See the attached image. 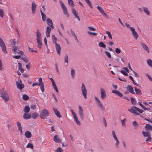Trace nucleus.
Returning a JSON list of instances; mask_svg holds the SVG:
<instances>
[{"label": "nucleus", "mask_w": 152, "mask_h": 152, "mask_svg": "<svg viewBox=\"0 0 152 152\" xmlns=\"http://www.w3.org/2000/svg\"><path fill=\"white\" fill-rule=\"evenodd\" d=\"M46 22L47 24L49 26L46 27L45 34L47 37H50V34L51 31V29H53L54 26L52 20L49 18L46 19Z\"/></svg>", "instance_id": "f257e3e1"}, {"label": "nucleus", "mask_w": 152, "mask_h": 152, "mask_svg": "<svg viewBox=\"0 0 152 152\" xmlns=\"http://www.w3.org/2000/svg\"><path fill=\"white\" fill-rule=\"evenodd\" d=\"M37 41L38 44V47L39 49L42 48V44L41 42V32L38 30L36 32Z\"/></svg>", "instance_id": "f03ea898"}, {"label": "nucleus", "mask_w": 152, "mask_h": 152, "mask_svg": "<svg viewBox=\"0 0 152 152\" xmlns=\"http://www.w3.org/2000/svg\"><path fill=\"white\" fill-rule=\"evenodd\" d=\"M49 115L48 111L46 108H45L42 110L40 112L39 116L41 118L45 119Z\"/></svg>", "instance_id": "7ed1b4c3"}, {"label": "nucleus", "mask_w": 152, "mask_h": 152, "mask_svg": "<svg viewBox=\"0 0 152 152\" xmlns=\"http://www.w3.org/2000/svg\"><path fill=\"white\" fill-rule=\"evenodd\" d=\"M142 134L144 137H146L145 140L146 142H151V134L150 132H145L144 131H142Z\"/></svg>", "instance_id": "20e7f679"}, {"label": "nucleus", "mask_w": 152, "mask_h": 152, "mask_svg": "<svg viewBox=\"0 0 152 152\" xmlns=\"http://www.w3.org/2000/svg\"><path fill=\"white\" fill-rule=\"evenodd\" d=\"M112 135L114 140L115 141V147L117 148H119L120 143L114 131H112Z\"/></svg>", "instance_id": "39448f33"}, {"label": "nucleus", "mask_w": 152, "mask_h": 152, "mask_svg": "<svg viewBox=\"0 0 152 152\" xmlns=\"http://www.w3.org/2000/svg\"><path fill=\"white\" fill-rule=\"evenodd\" d=\"M59 3L61 4V8L62 9L64 13L67 17H69V15L68 12L67 8L65 6L64 4L61 0L59 1Z\"/></svg>", "instance_id": "423d86ee"}, {"label": "nucleus", "mask_w": 152, "mask_h": 152, "mask_svg": "<svg viewBox=\"0 0 152 152\" xmlns=\"http://www.w3.org/2000/svg\"><path fill=\"white\" fill-rule=\"evenodd\" d=\"M81 89L82 94L84 98L86 99L87 98V91L83 83H82V86L81 87Z\"/></svg>", "instance_id": "0eeeda50"}, {"label": "nucleus", "mask_w": 152, "mask_h": 152, "mask_svg": "<svg viewBox=\"0 0 152 152\" xmlns=\"http://www.w3.org/2000/svg\"><path fill=\"white\" fill-rule=\"evenodd\" d=\"M0 46L1 47L2 51L4 53H7L6 48L4 43L1 38L0 37Z\"/></svg>", "instance_id": "6e6552de"}, {"label": "nucleus", "mask_w": 152, "mask_h": 152, "mask_svg": "<svg viewBox=\"0 0 152 152\" xmlns=\"http://www.w3.org/2000/svg\"><path fill=\"white\" fill-rule=\"evenodd\" d=\"M1 97L6 102L9 100V98L8 94L5 92H2L0 93Z\"/></svg>", "instance_id": "1a4fd4ad"}, {"label": "nucleus", "mask_w": 152, "mask_h": 152, "mask_svg": "<svg viewBox=\"0 0 152 152\" xmlns=\"http://www.w3.org/2000/svg\"><path fill=\"white\" fill-rule=\"evenodd\" d=\"M95 101L101 110L102 111H105L104 107L102 103L99 99L96 97H95Z\"/></svg>", "instance_id": "9d476101"}, {"label": "nucleus", "mask_w": 152, "mask_h": 152, "mask_svg": "<svg viewBox=\"0 0 152 152\" xmlns=\"http://www.w3.org/2000/svg\"><path fill=\"white\" fill-rule=\"evenodd\" d=\"M95 101L101 110L102 111H105L104 107L102 103L99 99L96 97H95Z\"/></svg>", "instance_id": "9b49d317"}, {"label": "nucleus", "mask_w": 152, "mask_h": 152, "mask_svg": "<svg viewBox=\"0 0 152 152\" xmlns=\"http://www.w3.org/2000/svg\"><path fill=\"white\" fill-rule=\"evenodd\" d=\"M71 112L72 113L74 119V121H75L77 125L80 126L81 124L80 121L78 120V118L77 116V115L73 110H71Z\"/></svg>", "instance_id": "f8f14e48"}, {"label": "nucleus", "mask_w": 152, "mask_h": 152, "mask_svg": "<svg viewBox=\"0 0 152 152\" xmlns=\"http://www.w3.org/2000/svg\"><path fill=\"white\" fill-rule=\"evenodd\" d=\"M39 84L40 87V88L42 92L45 91L44 85L42 81V79L41 77H39L38 79Z\"/></svg>", "instance_id": "ddd939ff"}, {"label": "nucleus", "mask_w": 152, "mask_h": 152, "mask_svg": "<svg viewBox=\"0 0 152 152\" xmlns=\"http://www.w3.org/2000/svg\"><path fill=\"white\" fill-rule=\"evenodd\" d=\"M130 30L132 32V35L134 38L137 39L139 37L137 33L135 31V30L133 27H130Z\"/></svg>", "instance_id": "4468645a"}, {"label": "nucleus", "mask_w": 152, "mask_h": 152, "mask_svg": "<svg viewBox=\"0 0 152 152\" xmlns=\"http://www.w3.org/2000/svg\"><path fill=\"white\" fill-rule=\"evenodd\" d=\"M12 51L15 53H17L20 55H23V52L22 51H20L18 49V48L15 46H14L12 49Z\"/></svg>", "instance_id": "2eb2a0df"}, {"label": "nucleus", "mask_w": 152, "mask_h": 152, "mask_svg": "<svg viewBox=\"0 0 152 152\" xmlns=\"http://www.w3.org/2000/svg\"><path fill=\"white\" fill-rule=\"evenodd\" d=\"M37 7L36 4L34 3V2L33 1L31 6V9L32 14L35 13L37 9Z\"/></svg>", "instance_id": "dca6fc26"}, {"label": "nucleus", "mask_w": 152, "mask_h": 152, "mask_svg": "<svg viewBox=\"0 0 152 152\" xmlns=\"http://www.w3.org/2000/svg\"><path fill=\"white\" fill-rule=\"evenodd\" d=\"M100 94L101 95V98L102 99H104L106 96V93L104 89L101 88H100Z\"/></svg>", "instance_id": "f3484780"}, {"label": "nucleus", "mask_w": 152, "mask_h": 152, "mask_svg": "<svg viewBox=\"0 0 152 152\" xmlns=\"http://www.w3.org/2000/svg\"><path fill=\"white\" fill-rule=\"evenodd\" d=\"M140 44L142 48L146 51L148 53H150L149 49L147 46L144 43L141 42H140Z\"/></svg>", "instance_id": "a211bd4d"}, {"label": "nucleus", "mask_w": 152, "mask_h": 152, "mask_svg": "<svg viewBox=\"0 0 152 152\" xmlns=\"http://www.w3.org/2000/svg\"><path fill=\"white\" fill-rule=\"evenodd\" d=\"M122 69L123 70H121L120 72L125 76H128V74L127 72L129 73V70L127 68H123Z\"/></svg>", "instance_id": "6ab92c4d"}, {"label": "nucleus", "mask_w": 152, "mask_h": 152, "mask_svg": "<svg viewBox=\"0 0 152 152\" xmlns=\"http://www.w3.org/2000/svg\"><path fill=\"white\" fill-rule=\"evenodd\" d=\"M136 108L137 107L135 106H133L131 107L130 109H128V110L132 113H134L135 114V115H136V113H137L136 112L137 111Z\"/></svg>", "instance_id": "aec40b11"}, {"label": "nucleus", "mask_w": 152, "mask_h": 152, "mask_svg": "<svg viewBox=\"0 0 152 152\" xmlns=\"http://www.w3.org/2000/svg\"><path fill=\"white\" fill-rule=\"evenodd\" d=\"M72 12L75 18H77L79 21H80V18L78 15V12L76 11L73 8H72Z\"/></svg>", "instance_id": "412c9836"}, {"label": "nucleus", "mask_w": 152, "mask_h": 152, "mask_svg": "<svg viewBox=\"0 0 152 152\" xmlns=\"http://www.w3.org/2000/svg\"><path fill=\"white\" fill-rule=\"evenodd\" d=\"M57 53L60 55V54L61 48L60 45L57 43L54 44Z\"/></svg>", "instance_id": "4be33fe9"}, {"label": "nucleus", "mask_w": 152, "mask_h": 152, "mask_svg": "<svg viewBox=\"0 0 152 152\" xmlns=\"http://www.w3.org/2000/svg\"><path fill=\"white\" fill-rule=\"evenodd\" d=\"M79 114L80 115V117L81 118L83 119L84 116L83 109L82 107L80 105L79 106Z\"/></svg>", "instance_id": "5701e85b"}, {"label": "nucleus", "mask_w": 152, "mask_h": 152, "mask_svg": "<svg viewBox=\"0 0 152 152\" xmlns=\"http://www.w3.org/2000/svg\"><path fill=\"white\" fill-rule=\"evenodd\" d=\"M97 8L98 10L101 13L103 16L107 17V14L104 12V11L102 8L99 6H98L97 7Z\"/></svg>", "instance_id": "b1692460"}, {"label": "nucleus", "mask_w": 152, "mask_h": 152, "mask_svg": "<svg viewBox=\"0 0 152 152\" xmlns=\"http://www.w3.org/2000/svg\"><path fill=\"white\" fill-rule=\"evenodd\" d=\"M16 124L18 128V130L20 131V134H22L23 132L21 123L19 122L18 121L16 123Z\"/></svg>", "instance_id": "393cba45"}, {"label": "nucleus", "mask_w": 152, "mask_h": 152, "mask_svg": "<svg viewBox=\"0 0 152 152\" xmlns=\"http://www.w3.org/2000/svg\"><path fill=\"white\" fill-rule=\"evenodd\" d=\"M53 140L57 143H61V139L58 135H56L53 138Z\"/></svg>", "instance_id": "a878e982"}, {"label": "nucleus", "mask_w": 152, "mask_h": 152, "mask_svg": "<svg viewBox=\"0 0 152 152\" xmlns=\"http://www.w3.org/2000/svg\"><path fill=\"white\" fill-rule=\"evenodd\" d=\"M16 85L18 88L20 90H22V89L24 87V85L22 83H18L16 82Z\"/></svg>", "instance_id": "bb28decb"}, {"label": "nucleus", "mask_w": 152, "mask_h": 152, "mask_svg": "<svg viewBox=\"0 0 152 152\" xmlns=\"http://www.w3.org/2000/svg\"><path fill=\"white\" fill-rule=\"evenodd\" d=\"M127 89L130 93L132 94H135V92L134 91L133 88L131 86H128L127 87Z\"/></svg>", "instance_id": "cd10ccee"}, {"label": "nucleus", "mask_w": 152, "mask_h": 152, "mask_svg": "<svg viewBox=\"0 0 152 152\" xmlns=\"http://www.w3.org/2000/svg\"><path fill=\"white\" fill-rule=\"evenodd\" d=\"M53 110L54 111L55 114L57 117L59 118H61V116L59 112L56 109L53 107Z\"/></svg>", "instance_id": "c85d7f7f"}, {"label": "nucleus", "mask_w": 152, "mask_h": 152, "mask_svg": "<svg viewBox=\"0 0 152 152\" xmlns=\"http://www.w3.org/2000/svg\"><path fill=\"white\" fill-rule=\"evenodd\" d=\"M23 118L25 119H27L31 118V115L30 114L24 113L23 115Z\"/></svg>", "instance_id": "c756f323"}, {"label": "nucleus", "mask_w": 152, "mask_h": 152, "mask_svg": "<svg viewBox=\"0 0 152 152\" xmlns=\"http://www.w3.org/2000/svg\"><path fill=\"white\" fill-rule=\"evenodd\" d=\"M134 91L137 95H140L142 94V92L141 90L140 89H137L136 87L134 88Z\"/></svg>", "instance_id": "7c9ffc66"}, {"label": "nucleus", "mask_w": 152, "mask_h": 152, "mask_svg": "<svg viewBox=\"0 0 152 152\" xmlns=\"http://www.w3.org/2000/svg\"><path fill=\"white\" fill-rule=\"evenodd\" d=\"M25 135L27 138H30L31 136V134L29 131H26L25 133Z\"/></svg>", "instance_id": "2f4dec72"}, {"label": "nucleus", "mask_w": 152, "mask_h": 152, "mask_svg": "<svg viewBox=\"0 0 152 152\" xmlns=\"http://www.w3.org/2000/svg\"><path fill=\"white\" fill-rule=\"evenodd\" d=\"M143 11L144 12L147 14L148 15H150V13L149 11L148 10V8L146 7H143Z\"/></svg>", "instance_id": "473e14b6"}, {"label": "nucleus", "mask_w": 152, "mask_h": 152, "mask_svg": "<svg viewBox=\"0 0 152 152\" xmlns=\"http://www.w3.org/2000/svg\"><path fill=\"white\" fill-rule=\"evenodd\" d=\"M52 39L53 40V43L54 44H55L57 43V39L55 35H52Z\"/></svg>", "instance_id": "72a5a7b5"}, {"label": "nucleus", "mask_w": 152, "mask_h": 152, "mask_svg": "<svg viewBox=\"0 0 152 152\" xmlns=\"http://www.w3.org/2000/svg\"><path fill=\"white\" fill-rule=\"evenodd\" d=\"M147 63L149 66L152 68V60L151 59H148L147 61Z\"/></svg>", "instance_id": "f704fd0d"}, {"label": "nucleus", "mask_w": 152, "mask_h": 152, "mask_svg": "<svg viewBox=\"0 0 152 152\" xmlns=\"http://www.w3.org/2000/svg\"><path fill=\"white\" fill-rule=\"evenodd\" d=\"M146 129H149L150 131H152V126L149 124H146L145 126Z\"/></svg>", "instance_id": "c9c22d12"}, {"label": "nucleus", "mask_w": 152, "mask_h": 152, "mask_svg": "<svg viewBox=\"0 0 152 152\" xmlns=\"http://www.w3.org/2000/svg\"><path fill=\"white\" fill-rule=\"evenodd\" d=\"M18 69L19 70H20L22 73H23L24 70L22 68V65L20 63H18Z\"/></svg>", "instance_id": "e433bc0d"}, {"label": "nucleus", "mask_w": 152, "mask_h": 152, "mask_svg": "<svg viewBox=\"0 0 152 152\" xmlns=\"http://www.w3.org/2000/svg\"><path fill=\"white\" fill-rule=\"evenodd\" d=\"M133 125L134 128L135 129H137L139 126V125L135 121H134L133 122Z\"/></svg>", "instance_id": "4c0bfd02"}, {"label": "nucleus", "mask_w": 152, "mask_h": 152, "mask_svg": "<svg viewBox=\"0 0 152 152\" xmlns=\"http://www.w3.org/2000/svg\"><path fill=\"white\" fill-rule=\"evenodd\" d=\"M24 111L26 113H28L30 111L29 107L28 106H26L24 109Z\"/></svg>", "instance_id": "58836bf2"}, {"label": "nucleus", "mask_w": 152, "mask_h": 152, "mask_svg": "<svg viewBox=\"0 0 152 152\" xmlns=\"http://www.w3.org/2000/svg\"><path fill=\"white\" fill-rule=\"evenodd\" d=\"M99 47L105 48L106 47V45L103 43V42H101L99 43Z\"/></svg>", "instance_id": "ea45409f"}, {"label": "nucleus", "mask_w": 152, "mask_h": 152, "mask_svg": "<svg viewBox=\"0 0 152 152\" xmlns=\"http://www.w3.org/2000/svg\"><path fill=\"white\" fill-rule=\"evenodd\" d=\"M68 3L69 5L71 7H73L74 5V3L72 0H68Z\"/></svg>", "instance_id": "a19ab883"}, {"label": "nucleus", "mask_w": 152, "mask_h": 152, "mask_svg": "<svg viewBox=\"0 0 152 152\" xmlns=\"http://www.w3.org/2000/svg\"><path fill=\"white\" fill-rule=\"evenodd\" d=\"M38 116V114L36 113H33L32 115V118L34 119H36Z\"/></svg>", "instance_id": "79ce46f5"}, {"label": "nucleus", "mask_w": 152, "mask_h": 152, "mask_svg": "<svg viewBox=\"0 0 152 152\" xmlns=\"http://www.w3.org/2000/svg\"><path fill=\"white\" fill-rule=\"evenodd\" d=\"M105 53L108 58H111V55L110 53H109L108 51H105Z\"/></svg>", "instance_id": "37998d69"}, {"label": "nucleus", "mask_w": 152, "mask_h": 152, "mask_svg": "<svg viewBox=\"0 0 152 152\" xmlns=\"http://www.w3.org/2000/svg\"><path fill=\"white\" fill-rule=\"evenodd\" d=\"M106 33L107 34L109 38L110 39H112V37L111 33L110 32L107 31H106Z\"/></svg>", "instance_id": "c03bdc74"}, {"label": "nucleus", "mask_w": 152, "mask_h": 152, "mask_svg": "<svg viewBox=\"0 0 152 152\" xmlns=\"http://www.w3.org/2000/svg\"><path fill=\"white\" fill-rule=\"evenodd\" d=\"M26 147L27 148H30L31 149H33L34 148L33 145L32 144L29 143L27 145Z\"/></svg>", "instance_id": "a18cd8bd"}, {"label": "nucleus", "mask_w": 152, "mask_h": 152, "mask_svg": "<svg viewBox=\"0 0 152 152\" xmlns=\"http://www.w3.org/2000/svg\"><path fill=\"white\" fill-rule=\"evenodd\" d=\"M75 71L74 69H72L71 70V75L72 77L74 78L75 76Z\"/></svg>", "instance_id": "49530a36"}, {"label": "nucleus", "mask_w": 152, "mask_h": 152, "mask_svg": "<svg viewBox=\"0 0 152 152\" xmlns=\"http://www.w3.org/2000/svg\"><path fill=\"white\" fill-rule=\"evenodd\" d=\"M23 99L24 100H27L29 99L28 96L26 95H24L22 97Z\"/></svg>", "instance_id": "de8ad7c7"}, {"label": "nucleus", "mask_w": 152, "mask_h": 152, "mask_svg": "<svg viewBox=\"0 0 152 152\" xmlns=\"http://www.w3.org/2000/svg\"><path fill=\"white\" fill-rule=\"evenodd\" d=\"M3 69L2 61V60L0 59V70H3Z\"/></svg>", "instance_id": "09e8293b"}, {"label": "nucleus", "mask_w": 152, "mask_h": 152, "mask_svg": "<svg viewBox=\"0 0 152 152\" xmlns=\"http://www.w3.org/2000/svg\"><path fill=\"white\" fill-rule=\"evenodd\" d=\"M131 102L134 105L135 104L136 102V100L135 99H134L132 97H131Z\"/></svg>", "instance_id": "8fccbe9b"}, {"label": "nucleus", "mask_w": 152, "mask_h": 152, "mask_svg": "<svg viewBox=\"0 0 152 152\" xmlns=\"http://www.w3.org/2000/svg\"><path fill=\"white\" fill-rule=\"evenodd\" d=\"M41 15L42 20L44 21H45L46 18V15L45 14H42Z\"/></svg>", "instance_id": "3c124183"}, {"label": "nucleus", "mask_w": 152, "mask_h": 152, "mask_svg": "<svg viewBox=\"0 0 152 152\" xmlns=\"http://www.w3.org/2000/svg\"><path fill=\"white\" fill-rule=\"evenodd\" d=\"M68 58L67 55H66L64 56V62L66 63L67 64L68 63Z\"/></svg>", "instance_id": "603ef678"}, {"label": "nucleus", "mask_w": 152, "mask_h": 152, "mask_svg": "<svg viewBox=\"0 0 152 152\" xmlns=\"http://www.w3.org/2000/svg\"><path fill=\"white\" fill-rule=\"evenodd\" d=\"M87 4L89 5L91 8H92V5L91 4L90 1L89 0H85Z\"/></svg>", "instance_id": "864d4df0"}, {"label": "nucleus", "mask_w": 152, "mask_h": 152, "mask_svg": "<svg viewBox=\"0 0 152 152\" xmlns=\"http://www.w3.org/2000/svg\"><path fill=\"white\" fill-rule=\"evenodd\" d=\"M52 86L53 87L54 89L57 92H58V89L57 88L56 86V84L55 83L53 85H52Z\"/></svg>", "instance_id": "5fc2aeb1"}, {"label": "nucleus", "mask_w": 152, "mask_h": 152, "mask_svg": "<svg viewBox=\"0 0 152 152\" xmlns=\"http://www.w3.org/2000/svg\"><path fill=\"white\" fill-rule=\"evenodd\" d=\"M56 152H62L63 150L61 147H58L56 150Z\"/></svg>", "instance_id": "6e6d98bb"}, {"label": "nucleus", "mask_w": 152, "mask_h": 152, "mask_svg": "<svg viewBox=\"0 0 152 152\" xmlns=\"http://www.w3.org/2000/svg\"><path fill=\"white\" fill-rule=\"evenodd\" d=\"M4 12L2 9H0V16L1 17L3 18V17Z\"/></svg>", "instance_id": "4d7b16f0"}, {"label": "nucleus", "mask_w": 152, "mask_h": 152, "mask_svg": "<svg viewBox=\"0 0 152 152\" xmlns=\"http://www.w3.org/2000/svg\"><path fill=\"white\" fill-rule=\"evenodd\" d=\"M28 50H29V51L30 52H35V53H37V51L36 50H34L33 49H31L30 47H29L28 48Z\"/></svg>", "instance_id": "13d9d810"}, {"label": "nucleus", "mask_w": 152, "mask_h": 152, "mask_svg": "<svg viewBox=\"0 0 152 152\" xmlns=\"http://www.w3.org/2000/svg\"><path fill=\"white\" fill-rule=\"evenodd\" d=\"M88 33L90 35H94L95 36L97 35V33L95 32H92L90 31H88Z\"/></svg>", "instance_id": "bf43d9fd"}, {"label": "nucleus", "mask_w": 152, "mask_h": 152, "mask_svg": "<svg viewBox=\"0 0 152 152\" xmlns=\"http://www.w3.org/2000/svg\"><path fill=\"white\" fill-rule=\"evenodd\" d=\"M21 55H20L19 56H13L12 57L16 59H19L21 57Z\"/></svg>", "instance_id": "052dcab7"}, {"label": "nucleus", "mask_w": 152, "mask_h": 152, "mask_svg": "<svg viewBox=\"0 0 152 152\" xmlns=\"http://www.w3.org/2000/svg\"><path fill=\"white\" fill-rule=\"evenodd\" d=\"M125 120H126L125 118L124 120H121L122 125L124 126H125Z\"/></svg>", "instance_id": "680f3d73"}, {"label": "nucleus", "mask_w": 152, "mask_h": 152, "mask_svg": "<svg viewBox=\"0 0 152 152\" xmlns=\"http://www.w3.org/2000/svg\"><path fill=\"white\" fill-rule=\"evenodd\" d=\"M115 52L117 54H119L121 52V50L118 48H116L115 49Z\"/></svg>", "instance_id": "e2e57ef3"}, {"label": "nucleus", "mask_w": 152, "mask_h": 152, "mask_svg": "<svg viewBox=\"0 0 152 152\" xmlns=\"http://www.w3.org/2000/svg\"><path fill=\"white\" fill-rule=\"evenodd\" d=\"M55 66L56 67V72L57 73H58L59 72V70L58 69V65L57 63H56L55 64Z\"/></svg>", "instance_id": "0e129e2a"}, {"label": "nucleus", "mask_w": 152, "mask_h": 152, "mask_svg": "<svg viewBox=\"0 0 152 152\" xmlns=\"http://www.w3.org/2000/svg\"><path fill=\"white\" fill-rule=\"evenodd\" d=\"M146 75L148 77V78L150 81H152V77L148 74H146Z\"/></svg>", "instance_id": "69168bd1"}, {"label": "nucleus", "mask_w": 152, "mask_h": 152, "mask_svg": "<svg viewBox=\"0 0 152 152\" xmlns=\"http://www.w3.org/2000/svg\"><path fill=\"white\" fill-rule=\"evenodd\" d=\"M136 109L137 111H138L139 113H142L144 112L143 110L140 109L137 107L136 108Z\"/></svg>", "instance_id": "338daca9"}, {"label": "nucleus", "mask_w": 152, "mask_h": 152, "mask_svg": "<svg viewBox=\"0 0 152 152\" xmlns=\"http://www.w3.org/2000/svg\"><path fill=\"white\" fill-rule=\"evenodd\" d=\"M88 30H90L92 31H95L96 30L94 28L92 27H88Z\"/></svg>", "instance_id": "774afa93"}]
</instances>
